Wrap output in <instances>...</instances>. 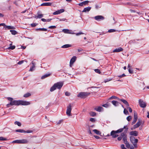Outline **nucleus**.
<instances>
[{"mask_svg":"<svg viewBox=\"0 0 149 149\" xmlns=\"http://www.w3.org/2000/svg\"><path fill=\"white\" fill-rule=\"evenodd\" d=\"M6 98L9 101H10V103L6 105L7 107L8 108L10 107L11 106L13 105H30L31 104L30 102L28 101L13 100V99L11 97H7Z\"/></svg>","mask_w":149,"mask_h":149,"instance_id":"nucleus-1","label":"nucleus"},{"mask_svg":"<svg viewBox=\"0 0 149 149\" xmlns=\"http://www.w3.org/2000/svg\"><path fill=\"white\" fill-rule=\"evenodd\" d=\"M29 143V141L26 139H22L17 140L12 142L13 143H17L19 144H27Z\"/></svg>","mask_w":149,"mask_h":149,"instance_id":"nucleus-2","label":"nucleus"},{"mask_svg":"<svg viewBox=\"0 0 149 149\" xmlns=\"http://www.w3.org/2000/svg\"><path fill=\"white\" fill-rule=\"evenodd\" d=\"M90 94V93L86 92H81L79 93L77 95L78 97L83 98L86 97Z\"/></svg>","mask_w":149,"mask_h":149,"instance_id":"nucleus-3","label":"nucleus"},{"mask_svg":"<svg viewBox=\"0 0 149 149\" xmlns=\"http://www.w3.org/2000/svg\"><path fill=\"white\" fill-rule=\"evenodd\" d=\"M71 110V105L70 104L67 107V109L66 112V114L68 116H70Z\"/></svg>","mask_w":149,"mask_h":149,"instance_id":"nucleus-4","label":"nucleus"},{"mask_svg":"<svg viewBox=\"0 0 149 149\" xmlns=\"http://www.w3.org/2000/svg\"><path fill=\"white\" fill-rule=\"evenodd\" d=\"M139 103L140 106L142 108H145L146 106V103L141 100H139Z\"/></svg>","mask_w":149,"mask_h":149,"instance_id":"nucleus-5","label":"nucleus"},{"mask_svg":"<svg viewBox=\"0 0 149 149\" xmlns=\"http://www.w3.org/2000/svg\"><path fill=\"white\" fill-rule=\"evenodd\" d=\"M63 84V83L61 82H58L54 84L55 85L56 88L59 89L62 87Z\"/></svg>","mask_w":149,"mask_h":149,"instance_id":"nucleus-6","label":"nucleus"},{"mask_svg":"<svg viewBox=\"0 0 149 149\" xmlns=\"http://www.w3.org/2000/svg\"><path fill=\"white\" fill-rule=\"evenodd\" d=\"M76 59V57L75 56L73 57L70 59V67L72 66L73 63L75 61Z\"/></svg>","mask_w":149,"mask_h":149,"instance_id":"nucleus-7","label":"nucleus"},{"mask_svg":"<svg viewBox=\"0 0 149 149\" xmlns=\"http://www.w3.org/2000/svg\"><path fill=\"white\" fill-rule=\"evenodd\" d=\"M94 19L97 21L103 20L104 19V17L101 15H97L94 17Z\"/></svg>","mask_w":149,"mask_h":149,"instance_id":"nucleus-8","label":"nucleus"},{"mask_svg":"<svg viewBox=\"0 0 149 149\" xmlns=\"http://www.w3.org/2000/svg\"><path fill=\"white\" fill-rule=\"evenodd\" d=\"M117 134L115 131L113 130L110 133L111 136H112V137L113 138H115L118 137V135L116 134Z\"/></svg>","mask_w":149,"mask_h":149,"instance_id":"nucleus-9","label":"nucleus"},{"mask_svg":"<svg viewBox=\"0 0 149 149\" xmlns=\"http://www.w3.org/2000/svg\"><path fill=\"white\" fill-rule=\"evenodd\" d=\"M126 129V131H127L128 129V128L127 127V126H125L123 128L120 129L116 131H115L117 133H118L122 132L123 131V129Z\"/></svg>","mask_w":149,"mask_h":149,"instance_id":"nucleus-10","label":"nucleus"},{"mask_svg":"<svg viewBox=\"0 0 149 149\" xmlns=\"http://www.w3.org/2000/svg\"><path fill=\"white\" fill-rule=\"evenodd\" d=\"M64 10L63 9H61L58 10L56 11L53 13V15H56L59 14L64 12Z\"/></svg>","mask_w":149,"mask_h":149,"instance_id":"nucleus-11","label":"nucleus"},{"mask_svg":"<svg viewBox=\"0 0 149 149\" xmlns=\"http://www.w3.org/2000/svg\"><path fill=\"white\" fill-rule=\"evenodd\" d=\"M62 31L65 33L72 34H74V33H72L71 32V31L68 29H63Z\"/></svg>","mask_w":149,"mask_h":149,"instance_id":"nucleus-12","label":"nucleus"},{"mask_svg":"<svg viewBox=\"0 0 149 149\" xmlns=\"http://www.w3.org/2000/svg\"><path fill=\"white\" fill-rule=\"evenodd\" d=\"M141 122L139 120L137 123L136 124L134 125V129H135L136 128H137L139 127L141 125Z\"/></svg>","mask_w":149,"mask_h":149,"instance_id":"nucleus-13","label":"nucleus"},{"mask_svg":"<svg viewBox=\"0 0 149 149\" xmlns=\"http://www.w3.org/2000/svg\"><path fill=\"white\" fill-rule=\"evenodd\" d=\"M89 1H84L81 3L78 4V5L80 6H82L83 5H85L88 4Z\"/></svg>","mask_w":149,"mask_h":149,"instance_id":"nucleus-14","label":"nucleus"},{"mask_svg":"<svg viewBox=\"0 0 149 149\" xmlns=\"http://www.w3.org/2000/svg\"><path fill=\"white\" fill-rule=\"evenodd\" d=\"M94 109L96 111L98 112H100L103 110V108L101 107H96L94 108Z\"/></svg>","mask_w":149,"mask_h":149,"instance_id":"nucleus-15","label":"nucleus"},{"mask_svg":"<svg viewBox=\"0 0 149 149\" xmlns=\"http://www.w3.org/2000/svg\"><path fill=\"white\" fill-rule=\"evenodd\" d=\"M130 135L136 136L138 135V132L136 131H132L130 132Z\"/></svg>","mask_w":149,"mask_h":149,"instance_id":"nucleus-16","label":"nucleus"},{"mask_svg":"<svg viewBox=\"0 0 149 149\" xmlns=\"http://www.w3.org/2000/svg\"><path fill=\"white\" fill-rule=\"evenodd\" d=\"M123 50V49L121 47H120L119 48H116L115 50H113V52H121Z\"/></svg>","mask_w":149,"mask_h":149,"instance_id":"nucleus-17","label":"nucleus"},{"mask_svg":"<svg viewBox=\"0 0 149 149\" xmlns=\"http://www.w3.org/2000/svg\"><path fill=\"white\" fill-rule=\"evenodd\" d=\"M91 7H88L86 8H85L82 11L83 12H89L91 10Z\"/></svg>","mask_w":149,"mask_h":149,"instance_id":"nucleus-18","label":"nucleus"},{"mask_svg":"<svg viewBox=\"0 0 149 149\" xmlns=\"http://www.w3.org/2000/svg\"><path fill=\"white\" fill-rule=\"evenodd\" d=\"M52 5V3L50 2H47V3H43L41 4V6H50Z\"/></svg>","mask_w":149,"mask_h":149,"instance_id":"nucleus-19","label":"nucleus"},{"mask_svg":"<svg viewBox=\"0 0 149 149\" xmlns=\"http://www.w3.org/2000/svg\"><path fill=\"white\" fill-rule=\"evenodd\" d=\"M138 140L137 139H135L132 142V143L135 148L137 147V145L136 143L138 142Z\"/></svg>","mask_w":149,"mask_h":149,"instance_id":"nucleus-20","label":"nucleus"},{"mask_svg":"<svg viewBox=\"0 0 149 149\" xmlns=\"http://www.w3.org/2000/svg\"><path fill=\"white\" fill-rule=\"evenodd\" d=\"M112 104L115 106L116 107L119 105V103L118 102L115 101H112Z\"/></svg>","mask_w":149,"mask_h":149,"instance_id":"nucleus-21","label":"nucleus"},{"mask_svg":"<svg viewBox=\"0 0 149 149\" xmlns=\"http://www.w3.org/2000/svg\"><path fill=\"white\" fill-rule=\"evenodd\" d=\"M71 45L70 44H66L62 46L61 47L63 48H66L71 47Z\"/></svg>","mask_w":149,"mask_h":149,"instance_id":"nucleus-22","label":"nucleus"},{"mask_svg":"<svg viewBox=\"0 0 149 149\" xmlns=\"http://www.w3.org/2000/svg\"><path fill=\"white\" fill-rule=\"evenodd\" d=\"M120 100L127 106H129V104L128 102L126 100L122 99Z\"/></svg>","mask_w":149,"mask_h":149,"instance_id":"nucleus-23","label":"nucleus"},{"mask_svg":"<svg viewBox=\"0 0 149 149\" xmlns=\"http://www.w3.org/2000/svg\"><path fill=\"white\" fill-rule=\"evenodd\" d=\"M56 87L55 86V85L54 84V85L50 89V91L51 92H52L55 90L56 89Z\"/></svg>","mask_w":149,"mask_h":149,"instance_id":"nucleus-24","label":"nucleus"},{"mask_svg":"<svg viewBox=\"0 0 149 149\" xmlns=\"http://www.w3.org/2000/svg\"><path fill=\"white\" fill-rule=\"evenodd\" d=\"M15 131L17 132H19L21 133H24V132H25V131L24 130L22 129L17 130H16Z\"/></svg>","mask_w":149,"mask_h":149,"instance_id":"nucleus-25","label":"nucleus"},{"mask_svg":"<svg viewBox=\"0 0 149 149\" xmlns=\"http://www.w3.org/2000/svg\"><path fill=\"white\" fill-rule=\"evenodd\" d=\"M93 131L96 134H101V133L100 132L97 130H93Z\"/></svg>","mask_w":149,"mask_h":149,"instance_id":"nucleus-26","label":"nucleus"},{"mask_svg":"<svg viewBox=\"0 0 149 149\" xmlns=\"http://www.w3.org/2000/svg\"><path fill=\"white\" fill-rule=\"evenodd\" d=\"M14 124L15 125H17L19 126H21V123L18 121H15L14 123Z\"/></svg>","mask_w":149,"mask_h":149,"instance_id":"nucleus-27","label":"nucleus"},{"mask_svg":"<svg viewBox=\"0 0 149 149\" xmlns=\"http://www.w3.org/2000/svg\"><path fill=\"white\" fill-rule=\"evenodd\" d=\"M50 74H45L42 77L41 79H43L49 76H50Z\"/></svg>","mask_w":149,"mask_h":149,"instance_id":"nucleus-28","label":"nucleus"},{"mask_svg":"<svg viewBox=\"0 0 149 149\" xmlns=\"http://www.w3.org/2000/svg\"><path fill=\"white\" fill-rule=\"evenodd\" d=\"M32 64L33 65L32 66V67L30 68V70H29V71H32L34 69L33 68H35V65L33 63H32Z\"/></svg>","mask_w":149,"mask_h":149,"instance_id":"nucleus-29","label":"nucleus"},{"mask_svg":"<svg viewBox=\"0 0 149 149\" xmlns=\"http://www.w3.org/2000/svg\"><path fill=\"white\" fill-rule=\"evenodd\" d=\"M43 14H38V15L36 17L37 18H41L43 17Z\"/></svg>","mask_w":149,"mask_h":149,"instance_id":"nucleus-30","label":"nucleus"},{"mask_svg":"<svg viewBox=\"0 0 149 149\" xmlns=\"http://www.w3.org/2000/svg\"><path fill=\"white\" fill-rule=\"evenodd\" d=\"M15 45L11 46L7 48L8 49L13 50L15 49Z\"/></svg>","mask_w":149,"mask_h":149,"instance_id":"nucleus-31","label":"nucleus"},{"mask_svg":"<svg viewBox=\"0 0 149 149\" xmlns=\"http://www.w3.org/2000/svg\"><path fill=\"white\" fill-rule=\"evenodd\" d=\"M31 95V94L30 93H28L24 95V97H27L30 96Z\"/></svg>","mask_w":149,"mask_h":149,"instance_id":"nucleus-32","label":"nucleus"},{"mask_svg":"<svg viewBox=\"0 0 149 149\" xmlns=\"http://www.w3.org/2000/svg\"><path fill=\"white\" fill-rule=\"evenodd\" d=\"M10 31L11 33L12 34L14 35H15L17 33V31L15 30H10Z\"/></svg>","mask_w":149,"mask_h":149,"instance_id":"nucleus-33","label":"nucleus"},{"mask_svg":"<svg viewBox=\"0 0 149 149\" xmlns=\"http://www.w3.org/2000/svg\"><path fill=\"white\" fill-rule=\"evenodd\" d=\"M40 30V31H46L47 30V29L45 28H39V29H36V30Z\"/></svg>","mask_w":149,"mask_h":149,"instance_id":"nucleus-34","label":"nucleus"},{"mask_svg":"<svg viewBox=\"0 0 149 149\" xmlns=\"http://www.w3.org/2000/svg\"><path fill=\"white\" fill-rule=\"evenodd\" d=\"M6 26V28H7L8 29H15V28L14 27L12 26Z\"/></svg>","mask_w":149,"mask_h":149,"instance_id":"nucleus-35","label":"nucleus"},{"mask_svg":"<svg viewBox=\"0 0 149 149\" xmlns=\"http://www.w3.org/2000/svg\"><path fill=\"white\" fill-rule=\"evenodd\" d=\"M124 143L125 144L126 147H127V148H129L130 147V145L129 144L128 141H127V143Z\"/></svg>","mask_w":149,"mask_h":149,"instance_id":"nucleus-36","label":"nucleus"},{"mask_svg":"<svg viewBox=\"0 0 149 149\" xmlns=\"http://www.w3.org/2000/svg\"><path fill=\"white\" fill-rule=\"evenodd\" d=\"M123 140L124 141V143H127V137L125 136V137H123Z\"/></svg>","mask_w":149,"mask_h":149,"instance_id":"nucleus-37","label":"nucleus"},{"mask_svg":"<svg viewBox=\"0 0 149 149\" xmlns=\"http://www.w3.org/2000/svg\"><path fill=\"white\" fill-rule=\"evenodd\" d=\"M135 137H134L133 136H131L130 138V141L132 143V142L135 139Z\"/></svg>","mask_w":149,"mask_h":149,"instance_id":"nucleus-38","label":"nucleus"},{"mask_svg":"<svg viewBox=\"0 0 149 149\" xmlns=\"http://www.w3.org/2000/svg\"><path fill=\"white\" fill-rule=\"evenodd\" d=\"M90 114V115L92 116H95L96 115V113L95 112H91Z\"/></svg>","mask_w":149,"mask_h":149,"instance_id":"nucleus-39","label":"nucleus"},{"mask_svg":"<svg viewBox=\"0 0 149 149\" xmlns=\"http://www.w3.org/2000/svg\"><path fill=\"white\" fill-rule=\"evenodd\" d=\"M7 140L6 138L3 137H0V141H6Z\"/></svg>","mask_w":149,"mask_h":149,"instance_id":"nucleus-40","label":"nucleus"},{"mask_svg":"<svg viewBox=\"0 0 149 149\" xmlns=\"http://www.w3.org/2000/svg\"><path fill=\"white\" fill-rule=\"evenodd\" d=\"M116 31V30L114 29H110L108 30V32L109 33H111L114 32Z\"/></svg>","mask_w":149,"mask_h":149,"instance_id":"nucleus-41","label":"nucleus"},{"mask_svg":"<svg viewBox=\"0 0 149 149\" xmlns=\"http://www.w3.org/2000/svg\"><path fill=\"white\" fill-rule=\"evenodd\" d=\"M120 136L122 137V138H123V137H125V136H127V135L126 134L124 133H123L121 134L120 135Z\"/></svg>","mask_w":149,"mask_h":149,"instance_id":"nucleus-42","label":"nucleus"},{"mask_svg":"<svg viewBox=\"0 0 149 149\" xmlns=\"http://www.w3.org/2000/svg\"><path fill=\"white\" fill-rule=\"evenodd\" d=\"M132 118V117L131 116H129L127 117V119L128 121H130Z\"/></svg>","mask_w":149,"mask_h":149,"instance_id":"nucleus-43","label":"nucleus"},{"mask_svg":"<svg viewBox=\"0 0 149 149\" xmlns=\"http://www.w3.org/2000/svg\"><path fill=\"white\" fill-rule=\"evenodd\" d=\"M134 119H136L137 120V115L136 112H134Z\"/></svg>","mask_w":149,"mask_h":149,"instance_id":"nucleus-44","label":"nucleus"},{"mask_svg":"<svg viewBox=\"0 0 149 149\" xmlns=\"http://www.w3.org/2000/svg\"><path fill=\"white\" fill-rule=\"evenodd\" d=\"M95 71L96 73H97L98 74H100L101 73V72L100 70L98 69H95L94 70Z\"/></svg>","mask_w":149,"mask_h":149,"instance_id":"nucleus-45","label":"nucleus"},{"mask_svg":"<svg viewBox=\"0 0 149 149\" xmlns=\"http://www.w3.org/2000/svg\"><path fill=\"white\" fill-rule=\"evenodd\" d=\"M102 106L104 107H108L109 106V105L108 104L106 103L103 104Z\"/></svg>","mask_w":149,"mask_h":149,"instance_id":"nucleus-46","label":"nucleus"},{"mask_svg":"<svg viewBox=\"0 0 149 149\" xmlns=\"http://www.w3.org/2000/svg\"><path fill=\"white\" fill-rule=\"evenodd\" d=\"M112 99H118V97L116 96H112L109 98V99L110 100Z\"/></svg>","mask_w":149,"mask_h":149,"instance_id":"nucleus-47","label":"nucleus"},{"mask_svg":"<svg viewBox=\"0 0 149 149\" xmlns=\"http://www.w3.org/2000/svg\"><path fill=\"white\" fill-rule=\"evenodd\" d=\"M124 113L125 114H127L128 113V112L127 110L125 109L124 110Z\"/></svg>","mask_w":149,"mask_h":149,"instance_id":"nucleus-48","label":"nucleus"},{"mask_svg":"<svg viewBox=\"0 0 149 149\" xmlns=\"http://www.w3.org/2000/svg\"><path fill=\"white\" fill-rule=\"evenodd\" d=\"M74 34H75V33H74ZM75 34L76 35V36H78L81 34H84V33L81 32H80L79 33H75Z\"/></svg>","mask_w":149,"mask_h":149,"instance_id":"nucleus-49","label":"nucleus"},{"mask_svg":"<svg viewBox=\"0 0 149 149\" xmlns=\"http://www.w3.org/2000/svg\"><path fill=\"white\" fill-rule=\"evenodd\" d=\"M128 71L129 72L130 74H132L133 73V71L132 69H131L130 68L129 69Z\"/></svg>","mask_w":149,"mask_h":149,"instance_id":"nucleus-50","label":"nucleus"},{"mask_svg":"<svg viewBox=\"0 0 149 149\" xmlns=\"http://www.w3.org/2000/svg\"><path fill=\"white\" fill-rule=\"evenodd\" d=\"M38 24H36L35 23H32L31 24V27H34L36 26Z\"/></svg>","mask_w":149,"mask_h":149,"instance_id":"nucleus-51","label":"nucleus"},{"mask_svg":"<svg viewBox=\"0 0 149 149\" xmlns=\"http://www.w3.org/2000/svg\"><path fill=\"white\" fill-rule=\"evenodd\" d=\"M121 148L122 149H127L125 147V146L124 144H122L121 145Z\"/></svg>","mask_w":149,"mask_h":149,"instance_id":"nucleus-52","label":"nucleus"},{"mask_svg":"<svg viewBox=\"0 0 149 149\" xmlns=\"http://www.w3.org/2000/svg\"><path fill=\"white\" fill-rule=\"evenodd\" d=\"M14 4H15V5L17 6H19V4L17 3V1H15L13 2Z\"/></svg>","mask_w":149,"mask_h":149,"instance_id":"nucleus-53","label":"nucleus"},{"mask_svg":"<svg viewBox=\"0 0 149 149\" xmlns=\"http://www.w3.org/2000/svg\"><path fill=\"white\" fill-rule=\"evenodd\" d=\"M32 130H28L27 131H25V132H24V133H31L32 132Z\"/></svg>","mask_w":149,"mask_h":149,"instance_id":"nucleus-54","label":"nucleus"},{"mask_svg":"<svg viewBox=\"0 0 149 149\" xmlns=\"http://www.w3.org/2000/svg\"><path fill=\"white\" fill-rule=\"evenodd\" d=\"M111 80H112V79H106L104 80V82L106 83V82H107L108 81H111Z\"/></svg>","mask_w":149,"mask_h":149,"instance_id":"nucleus-55","label":"nucleus"},{"mask_svg":"<svg viewBox=\"0 0 149 149\" xmlns=\"http://www.w3.org/2000/svg\"><path fill=\"white\" fill-rule=\"evenodd\" d=\"M65 95L67 96H69L70 95V93L68 92H66L65 93Z\"/></svg>","mask_w":149,"mask_h":149,"instance_id":"nucleus-56","label":"nucleus"},{"mask_svg":"<svg viewBox=\"0 0 149 149\" xmlns=\"http://www.w3.org/2000/svg\"><path fill=\"white\" fill-rule=\"evenodd\" d=\"M56 28V26H52L49 27V29H54Z\"/></svg>","mask_w":149,"mask_h":149,"instance_id":"nucleus-57","label":"nucleus"},{"mask_svg":"<svg viewBox=\"0 0 149 149\" xmlns=\"http://www.w3.org/2000/svg\"><path fill=\"white\" fill-rule=\"evenodd\" d=\"M125 74H122V75H120L118 77L120 78H121L125 77Z\"/></svg>","mask_w":149,"mask_h":149,"instance_id":"nucleus-58","label":"nucleus"},{"mask_svg":"<svg viewBox=\"0 0 149 149\" xmlns=\"http://www.w3.org/2000/svg\"><path fill=\"white\" fill-rule=\"evenodd\" d=\"M23 62H24V61H23V60L21 61H19V62H18V63L17 64H18L20 65V64H22Z\"/></svg>","mask_w":149,"mask_h":149,"instance_id":"nucleus-59","label":"nucleus"},{"mask_svg":"<svg viewBox=\"0 0 149 149\" xmlns=\"http://www.w3.org/2000/svg\"><path fill=\"white\" fill-rule=\"evenodd\" d=\"M136 120H136L135 119H134L132 123V124L133 125L134 124L136 121Z\"/></svg>","mask_w":149,"mask_h":149,"instance_id":"nucleus-60","label":"nucleus"},{"mask_svg":"<svg viewBox=\"0 0 149 149\" xmlns=\"http://www.w3.org/2000/svg\"><path fill=\"white\" fill-rule=\"evenodd\" d=\"M90 120L92 122H94L95 121V120L94 118H90Z\"/></svg>","mask_w":149,"mask_h":149,"instance_id":"nucleus-61","label":"nucleus"},{"mask_svg":"<svg viewBox=\"0 0 149 149\" xmlns=\"http://www.w3.org/2000/svg\"><path fill=\"white\" fill-rule=\"evenodd\" d=\"M127 108L128 109L129 111L130 112H132V109L130 107H128Z\"/></svg>","mask_w":149,"mask_h":149,"instance_id":"nucleus-62","label":"nucleus"},{"mask_svg":"<svg viewBox=\"0 0 149 149\" xmlns=\"http://www.w3.org/2000/svg\"><path fill=\"white\" fill-rule=\"evenodd\" d=\"M122 139H123L122 137L120 136L117 139L118 141H120Z\"/></svg>","mask_w":149,"mask_h":149,"instance_id":"nucleus-63","label":"nucleus"},{"mask_svg":"<svg viewBox=\"0 0 149 149\" xmlns=\"http://www.w3.org/2000/svg\"><path fill=\"white\" fill-rule=\"evenodd\" d=\"M41 20L44 22H47V20L44 18H42L41 19Z\"/></svg>","mask_w":149,"mask_h":149,"instance_id":"nucleus-64","label":"nucleus"}]
</instances>
